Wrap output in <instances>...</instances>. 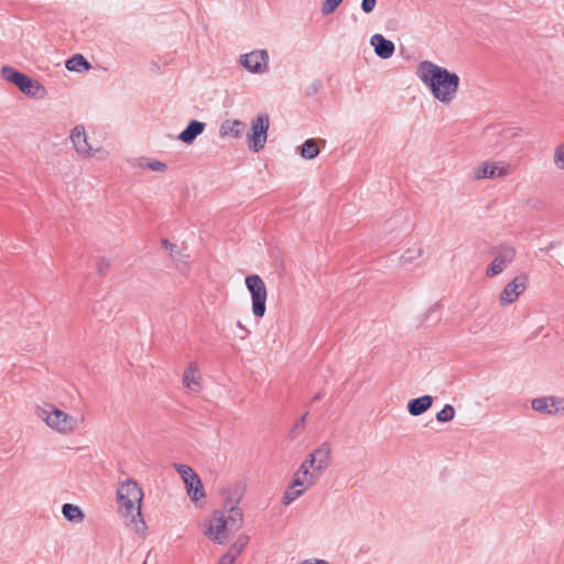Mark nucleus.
I'll return each mask as SVG.
<instances>
[{
    "instance_id": "obj_1",
    "label": "nucleus",
    "mask_w": 564,
    "mask_h": 564,
    "mask_svg": "<svg viewBox=\"0 0 564 564\" xmlns=\"http://www.w3.org/2000/svg\"><path fill=\"white\" fill-rule=\"evenodd\" d=\"M416 75L438 102L448 106L457 98L459 76L433 62L423 61L419 64Z\"/></svg>"
},
{
    "instance_id": "obj_2",
    "label": "nucleus",
    "mask_w": 564,
    "mask_h": 564,
    "mask_svg": "<svg viewBox=\"0 0 564 564\" xmlns=\"http://www.w3.org/2000/svg\"><path fill=\"white\" fill-rule=\"evenodd\" d=\"M142 500L143 490L135 480L128 479L119 485L117 489L118 513L124 524L138 533L145 529L141 513Z\"/></svg>"
},
{
    "instance_id": "obj_3",
    "label": "nucleus",
    "mask_w": 564,
    "mask_h": 564,
    "mask_svg": "<svg viewBox=\"0 0 564 564\" xmlns=\"http://www.w3.org/2000/svg\"><path fill=\"white\" fill-rule=\"evenodd\" d=\"M243 512L237 505H225L224 510H215L206 520L204 535L217 544H224L231 532L241 529Z\"/></svg>"
},
{
    "instance_id": "obj_4",
    "label": "nucleus",
    "mask_w": 564,
    "mask_h": 564,
    "mask_svg": "<svg viewBox=\"0 0 564 564\" xmlns=\"http://www.w3.org/2000/svg\"><path fill=\"white\" fill-rule=\"evenodd\" d=\"M35 415L50 431L59 436L76 434L85 422L84 415H74L48 402L36 406Z\"/></svg>"
},
{
    "instance_id": "obj_5",
    "label": "nucleus",
    "mask_w": 564,
    "mask_h": 564,
    "mask_svg": "<svg viewBox=\"0 0 564 564\" xmlns=\"http://www.w3.org/2000/svg\"><path fill=\"white\" fill-rule=\"evenodd\" d=\"M319 476L311 469L304 462L294 471L291 482L286 487L282 496L284 506L291 505L293 501L302 497L318 481Z\"/></svg>"
},
{
    "instance_id": "obj_6",
    "label": "nucleus",
    "mask_w": 564,
    "mask_h": 564,
    "mask_svg": "<svg viewBox=\"0 0 564 564\" xmlns=\"http://www.w3.org/2000/svg\"><path fill=\"white\" fill-rule=\"evenodd\" d=\"M0 74L3 79L14 84L30 98L44 99L47 96L46 88L39 80L32 79L11 66H2Z\"/></svg>"
},
{
    "instance_id": "obj_7",
    "label": "nucleus",
    "mask_w": 564,
    "mask_h": 564,
    "mask_svg": "<svg viewBox=\"0 0 564 564\" xmlns=\"http://www.w3.org/2000/svg\"><path fill=\"white\" fill-rule=\"evenodd\" d=\"M512 171V165L507 161L487 160L480 162L471 169L470 177L474 181L502 180L508 177Z\"/></svg>"
},
{
    "instance_id": "obj_8",
    "label": "nucleus",
    "mask_w": 564,
    "mask_h": 564,
    "mask_svg": "<svg viewBox=\"0 0 564 564\" xmlns=\"http://www.w3.org/2000/svg\"><path fill=\"white\" fill-rule=\"evenodd\" d=\"M269 127L270 118L268 113H259L251 120V129L247 134V141L252 152L258 153L264 148Z\"/></svg>"
},
{
    "instance_id": "obj_9",
    "label": "nucleus",
    "mask_w": 564,
    "mask_h": 564,
    "mask_svg": "<svg viewBox=\"0 0 564 564\" xmlns=\"http://www.w3.org/2000/svg\"><path fill=\"white\" fill-rule=\"evenodd\" d=\"M174 468L180 474L191 500L196 505L203 501L206 495L202 480L194 469L185 464H174Z\"/></svg>"
},
{
    "instance_id": "obj_10",
    "label": "nucleus",
    "mask_w": 564,
    "mask_h": 564,
    "mask_svg": "<svg viewBox=\"0 0 564 564\" xmlns=\"http://www.w3.org/2000/svg\"><path fill=\"white\" fill-rule=\"evenodd\" d=\"M246 286L251 294L252 314L262 318L265 314L267 286L258 274H251L246 278Z\"/></svg>"
},
{
    "instance_id": "obj_11",
    "label": "nucleus",
    "mask_w": 564,
    "mask_h": 564,
    "mask_svg": "<svg viewBox=\"0 0 564 564\" xmlns=\"http://www.w3.org/2000/svg\"><path fill=\"white\" fill-rule=\"evenodd\" d=\"M533 411L546 415H564V397L546 395L531 400Z\"/></svg>"
},
{
    "instance_id": "obj_12",
    "label": "nucleus",
    "mask_w": 564,
    "mask_h": 564,
    "mask_svg": "<svg viewBox=\"0 0 564 564\" xmlns=\"http://www.w3.org/2000/svg\"><path fill=\"white\" fill-rule=\"evenodd\" d=\"M528 276L525 274H519L509 283L506 284L499 295V304L501 306H508L514 303L519 296L527 290Z\"/></svg>"
},
{
    "instance_id": "obj_13",
    "label": "nucleus",
    "mask_w": 564,
    "mask_h": 564,
    "mask_svg": "<svg viewBox=\"0 0 564 564\" xmlns=\"http://www.w3.org/2000/svg\"><path fill=\"white\" fill-rule=\"evenodd\" d=\"M332 459V449L327 443L315 448L303 462L321 477L328 468Z\"/></svg>"
},
{
    "instance_id": "obj_14",
    "label": "nucleus",
    "mask_w": 564,
    "mask_h": 564,
    "mask_svg": "<svg viewBox=\"0 0 564 564\" xmlns=\"http://www.w3.org/2000/svg\"><path fill=\"white\" fill-rule=\"evenodd\" d=\"M69 140L76 153L83 158H91L98 153L99 149H94L88 141V135L84 126L74 127L69 134Z\"/></svg>"
},
{
    "instance_id": "obj_15",
    "label": "nucleus",
    "mask_w": 564,
    "mask_h": 564,
    "mask_svg": "<svg viewBox=\"0 0 564 564\" xmlns=\"http://www.w3.org/2000/svg\"><path fill=\"white\" fill-rule=\"evenodd\" d=\"M240 64L252 74L267 72L269 55L265 50H256L240 56Z\"/></svg>"
},
{
    "instance_id": "obj_16",
    "label": "nucleus",
    "mask_w": 564,
    "mask_h": 564,
    "mask_svg": "<svg viewBox=\"0 0 564 564\" xmlns=\"http://www.w3.org/2000/svg\"><path fill=\"white\" fill-rule=\"evenodd\" d=\"M517 251L511 246H502L491 263L488 265L487 276H495L505 271V269L516 259Z\"/></svg>"
},
{
    "instance_id": "obj_17",
    "label": "nucleus",
    "mask_w": 564,
    "mask_h": 564,
    "mask_svg": "<svg viewBox=\"0 0 564 564\" xmlns=\"http://www.w3.org/2000/svg\"><path fill=\"white\" fill-rule=\"evenodd\" d=\"M182 383L191 393H199L203 388V376L197 362L192 361L184 370Z\"/></svg>"
},
{
    "instance_id": "obj_18",
    "label": "nucleus",
    "mask_w": 564,
    "mask_h": 564,
    "mask_svg": "<svg viewBox=\"0 0 564 564\" xmlns=\"http://www.w3.org/2000/svg\"><path fill=\"white\" fill-rule=\"evenodd\" d=\"M246 124L238 119H226L219 127V137L223 139L234 138L238 139L242 135Z\"/></svg>"
},
{
    "instance_id": "obj_19",
    "label": "nucleus",
    "mask_w": 564,
    "mask_h": 564,
    "mask_svg": "<svg viewBox=\"0 0 564 564\" xmlns=\"http://www.w3.org/2000/svg\"><path fill=\"white\" fill-rule=\"evenodd\" d=\"M370 44L373 46L376 54L383 58H390L394 53V44L392 41L387 40L381 34H375L370 39Z\"/></svg>"
},
{
    "instance_id": "obj_20",
    "label": "nucleus",
    "mask_w": 564,
    "mask_h": 564,
    "mask_svg": "<svg viewBox=\"0 0 564 564\" xmlns=\"http://www.w3.org/2000/svg\"><path fill=\"white\" fill-rule=\"evenodd\" d=\"M204 129V122L192 120L188 126L177 135V139L185 144H192L194 140L203 133Z\"/></svg>"
},
{
    "instance_id": "obj_21",
    "label": "nucleus",
    "mask_w": 564,
    "mask_h": 564,
    "mask_svg": "<svg viewBox=\"0 0 564 564\" xmlns=\"http://www.w3.org/2000/svg\"><path fill=\"white\" fill-rule=\"evenodd\" d=\"M433 404V398L431 395H423L416 399H412L408 403V411L413 416H419L426 412Z\"/></svg>"
},
{
    "instance_id": "obj_22",
    "label": "nucleus",
    "mask_w": 564,
    "mask_h": 564,
    "mask_svg": "<svg viewBox=\"0 0 564 564\" xmlns=\"http://www.w3.org/2000/svg\"><path fill=\"white\" fill-rule=\"evenodd\" d=\"M62 514L65 519L75 524L82 523L85 519L84 511L77 505L73 503H64L62 506Z\"/></svg>"
},
{
    "instance_id": "obj_23",
    "label": "nucleus",
    "mask_w": 564,
    "mask_h": 564,
    "mask_svg": "<svg viewBox=\"0 0 564 564\" xmlns=\"http://www.w3.org/2000/svg\"><path fill=\"white\" fill-rule=\"evenodd\" d=\"M65 66L70 72H83L90 68V64L80 54H76L67 59Z\"/></svg>"
},
{
    "instance_id": "obj_24",
    "label": "nucleus",
    "mask_w": 564,
    "mask_h": 564,
    "mask_svg": "<svg viewBox=\"0 0 564 564\" xmlns=\"http://www.w3.org/2000/svg\"><path fill=\"white\" fill-rule=\"evenodd\" d=\"M319 154L318 141L307 139L301 148V156L305 160H313Z\"/></svg>"
},
{
    "instance_id": "obj_25",
    "label": "nucleus",
    "mask_w": 564,
    "mask_h": 564,
    "mask_svg": "<svg viewBox=\"0 0 564 564\" xmlns=\"http://www.w3.org/2000/svg\"><path fill=\"white\" fill-rule=\"evenodd\" d=\"M249 543V536L247 534H240L237 536V539L234 541V543L229 546L228 551L226 552L228 555H231L232 558L236 561L237 557L241 554L243 549Z\"/></svg>"
},
{
    "instance_id": "obj_26",
    "label": "nucleus",
    "mask_w": 564,
    "mask_h": 564,
    "mask_svg": "<svg viewBox=\"0 0 564 564\" xmlns=\"http://www.w3.org/2000/svg\"><path fill=\"white\" fill-rule=\"evenodd\" d=\"M138 166L141 169H149L154 172H165L167 169L166 164L161 161L147 159H141Z\"/></svg>"
},
{
    "instance_id": "obj_27",
    "label": "nucleus",
    "mask_w": 564,
    "mask_h": 564,
    "mask_svg": "<svg viewBox=\"0 0 564 564\" xmlns=\"http://www.w3.org/2000/svg\"><path fill=\"white\" fill-rule=\"evenodd\" d=\"M455 416V409L451 404H446L441 411L436 413V420L442 423L449 422Z\"/></svg>"
},
{
    "instance_id": "obj_28",
    "label": "nucleus",
    "mask_w": 564,
    "mask_h": 564,
    "mask_svg": "<svg viewBox=\"0 0 564 564\" xmlns=\"http://www.w3.org/2000/svg\"><path fill=\"white\" fill-rule=\"evenodd\" d=\"M422 254V250L420 247H413V248H409L401 257V260L403 262H412L414 260H416L417 258H420Z\"/></svg>"
},
{
    "instance_id": "obj_29",
    "label": "nucleus",
    "mask_w": 564,
    "mask_h": 564,
    "mask_svg": "<svg viewBox=\"0 0 564 564\" xmlns=\"http://www.w3.org/2000/svg\"><path fill=\"white\" fill-rule=\"evenodd\" d=\"M341 2L343 0H323L322 13L325 15L333 13Z\"/></svg>"
},
{
    "instance_id": "obj_30",
    "label": "nucleus",
    "mask_w": 564,
    "mask_h": 564,
    "mask_svg": "<svg viewBox=\"0 0 564 564\" xmlns=\"http://www.w3.org/2000/svg\"><path fill=\"white\" fill-rule=\"evenodd\" d=\"M554 164L558 170H564V148L562 145L554 150Z\"/></svg>"
},
{
    "instance_id": "obj_31",
    "label": "nucleus",
    "mask_w": 564,
    "mask_h": 564,
    "mask_svg": "<svg viewBox=\"0 0 564 564\" xmlns=\"http://www.w3.org/2000/svg\"><path fill=\"white\" fill-rule=\"evenodd\" d=\"M377 0H362L361 9L365 13H370L376 7Z\"/></svg>"
},
{
    "instance_id": "obj_32",
    "label": "nucleus",
    "mask_w": 564,
    "mask_h": 564,
    "mask_svg": "<svg viewBox=\"0 0 564 564\" xmlns=\"http://www.w3.org/2000/svg\"><path fill=\"white\" fill-rule=\"evenodd\" d=\"M236 561L232 558L231 555H228L225 553L216 564H234Z\"/></svg>"
},
{
    "instance_id": "obj_33",
    "label": "nucleus",
    "mask_w": 564,
    "mask_h": 564,
    "mask_svg": "<svg viewBox=\"0 0 564 564\" xmlns=\"http://www.w3.org/2000/svg\"><path fill=\"white\" fill-rule=\"evenodd\" d=\"M301 564H329V563L325 560L313 558V560H306V561L302 562Z\"/></svg>"
},
{
    "instance_id": "obj_34",
    "label": "nucleus",
    "mask_w": 564,
    "mask_h": 564,
    "mask_svg": "<svg viewBox=\"0 0 564 564\" xmlns=\"http://www.w3.org/2000/svg\"><path fill=\"white\" fill-rule=\"evenodd\" d=\"M237 326L242 329L246 334H249V330L242 325L240 321L237 322Z\"/></svg>"
},
{
    "instance_id": "obj_35",
    "label": "nucleus",
    "mask_w": 564,
    "mask_h": 564,
    "mask_svg": "<svg viewBox=\"0 0 564 564\" xmlns=\"http://www.w3.org/2000/svg\"><path fill=\"white\" fill-rule=\"evenodd\" d=\"M437 310V305H433L429 308L427 313H432Z\"/></svg>"
}]
</instances>
